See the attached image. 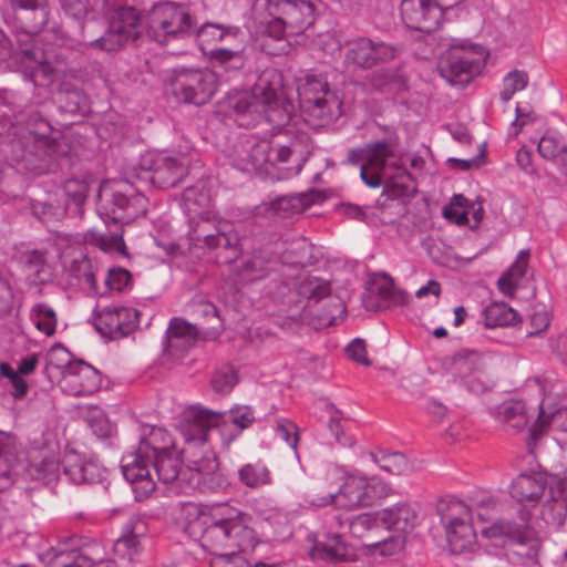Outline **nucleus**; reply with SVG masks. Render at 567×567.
<instances>
[{"instance_id":"1","label":"nucleus","mask_w":567,"mask_h":567,"mask_svg":"<svg viewBox=\"0 0 567 567\" xmlns=\"http://www.w3.org/2000/svg\"><path fill=\"white\" fill-rule=\"evenodd\" d=\"M284 74L276 68L265 69L251 90H234L219 101L210 125L218 130L217 145L233 167L241 172L266 174L284 181L300 174L307 158L298 143H282V132L295 116Z\"/></svg>"},{"instance_id":"2","label":"nucleus","mask_w":567,"mask_h":567,"mask_svg":"<svg viewBox=\"0 0 567 567\" xmlns=\"http://www.w3.org/2000/svg\"><path fill=\"white\" fill-rule=\"evenodd\" d=\"M10 3L25 76L34 86L52 92L62 73V69L52 62L53 58H59L53 47L64 40L65 32L56 22L50 21V10L44 0H10Z\"/></svg>"},{"instance_id":"3","label":"nucleus","mask_w":567,"mask_h":567,"mask_svg":"<svg viewBox=\"0 0 567 567\" xmlns=\"http://www.w3.org/2000/svg\"><path fill=\"white\" fill-rule=\"evenodd\" d=\"M548 487V478L540 472L520 473L509 485V494L519 504L536 503ZM532 511L522 505L518 511L520 523L499 519L485 533L503 542L504 556L512 565H535L539 560L542 542L529 526Z\"/></svg>"},{"instance_id":"4","label":"nucleus","mask_w":567,"mask_h":567,"mask_svg":"<svg viewBox=\"0 0 567 567\" xmlns=\"http://www.w3.org/2000/svg\"><path fill=\"white\" fill-rule=\"evenodd\" d=\"M179 206L188 224L189 246L199 249H235L239 233L216 219L213 210L212 182L202 177L182 193Z\"/></svg>"},{"instance_id":"5","label":"nucleus","mask_w":567,"mask_h":567,"mask_svg":"<svg viewBox=\"0 0 567 567\" xmlns=\"http://www.w3.org/2000/svg\"><path fill=\"white\" fill-rule=\"evenodd\" d=\"M28 460L25 475L42 484H50L63 477L74 485H104L109 477L107 468L96 456H87L74 450H68L60 460L58 444L32 447L29 451Z\"/></svg>"},{"instance_id":"6","label":"nucleus","mask_w":567,"mask_h":567,"mask_svg":"<svg viewBox=\"0 0 567 567\" xmlns=\"http://www.w3.org/2000/svg\"><path fill=\"white\" fill-rule=\"evenodd\" d=\"M20 142L23 159L35 175L55 173L71 162L69 140L38 112L29 114Z\"/></svg>"},{"instance_id":"7","label":"nucleus","mask_w":567,"mask_h":567,"mask_svg":"<svg viewBox=\"0 0 567 567\" xmlns=\"http://www.w3.org/2000/svg\"><path fill=\"white\" fill-rule=\"evenodd\" d=\"M537 395L529 400L513 398L498 408L502 421L509 427L522 431L528 429L529 436L536 440L547 427L567 432V408L556 402L553 395L542 396L543 386L534 383Z\"/></svg>"},{"instance_id":"8","label":"nucleus","mask_w":567,"mask_h":567,"mask_svg":"<svg viewBox=\"0 0 567 567\" xmlns=\"http://www.w3.org/2000/svg\"><path fill=\"white\" fill-rule=\"evenodd\" d=\"M63 13L79 24L83 31V42L92 49L105 52L117 51L142 33L143 24L140 12L133 7L120 8L109 22L107 28L97 38L89 39L85 30H91L95 22L85 21L87 7L83 0H59Z\"/></svg>"},{"instance_id":"9","label":"nucleus","mask_w":567,"mask_h":567,"mask_svg":"<svg viewBox=\"0 0 567 567\" xmlns=\"http://www.w3.org/2000/svg\"><path fill=\"white\" fill-rule=\"evenodd\" d=\"M146 430L147 433L140 439L136 449L125 453L121 458L123 477L131 485L137 502L147 499L156 487L146 465L159 454L175 450L173 436L167 430L155 425Z\"/></svg>"},{"instance_id":"10","label":"nucleus","mask_w":567,"mask_h":567,"mask_svg":"<svg viewBox=\"0 0 567 567\" xmlns=\"http://www.w3.org/2000/svg\"><path fill=\"white\" fill-rule=\"evenodd\" d=\"M255 8L260 31L277 41H288L315 22L313 0H257Z\"/></svg>"},{"instance_id":"11","label":"nucleus","mask_w":567,"mask_h":567,"mask_svg":"<svg viewBox=\"0 0 567 567\" xmlns=\"http://www.w3.org/2000/svg\"><path fill=\"white\" fill-rule=\"evenodd\" d=\"M297 93L302 113L315 126L336 122L342 115L343 99L338 89L331 87L327 73L308 70L297 78Z\"/></svg>"},{"instance_id":"12","label":"nucleus","mask_w":567,"mask_h":567,"mask_svg":"<svg viewBox=\"0 0 567 567\" xmlns=\"http://www.w3.org/2000/svg\"><path fill=\"white\" fill-rule=\"evenodd\" d=\"M148 199L127 179L101 183L96 212L106 224L123 225L144 216Z\"/></svg>"},{"instance_id":"13","label":"nucleus","mask_w":567,"mask_h":567,"mask_svg":"<svg viewBox=\"0 0 567 567\" xmlns=\"http://www.w3.org/2000/svg\"><path fill=\"white\" fill-rule=\"evenodd\" d=\"M489 53L470 39L449 38L437 63L440 75L453 86H467L486 66Z\"/></svg>"},{"instance_id":"14","label":"nucleus","mask_w":567,"mask_h":567,"mask_svg":"<svg viewBox=\"0 0 567 567\" xmlns=\"http://www.w3.org/2000/svg\"><path fill=\"white\" fill-rule=\"evenodd\" d=\"M218 264L230 266V271L238 284L248 285L266 278L277 264L278 254L269 243L252 252H243L240 239L233 249H203Z\"/></svg>"},{"instance_id":"15","label":"nucleus","mask_w":567,"mask_h":567,"mask_svg":"<svg viewBox=\"0 0 567 567\" xmlns=\"http://www.w3.org/2000/svg\"><path fill=\"white\" fill-rule=\"evenodd\" d=\"M196 30V20L189 8L172 1L158 2L151 9L146 20L150 39L168 44L192 37Z\"/></svg>"},{"instance_id":"16","label":"nucleus","mask_w":567,"mask_h":567,"mask_svg":"<svg viewBox=\"0 0 567 567\" xmlns=\"http://www.w3.org/2000/svg\"><path fill=\"white\" fill-rule=\"evenodd\" d=\"M103 544L89 536L74 535L38 554L47 567H97L106 563Z\"/></svg>"},{"instance_id":"17","label":"nucleus","mask_w":567,"mask_h":567,"mask_svg":"<svg viewBox=\"0 0 567 567\" xmlns=\"http://www.w3.org/2000/svg\"><path fill=\"white\" fill-rule=\"evenodd\" d=\"M200 51L209 56L215 66L223 68L226 72L238 71L244 66V55L239 48L212 47L214 42H224L231 45L241 35L237 25L206 22L196 31Z\"/></svg>"},{"instance_id":"18","label":"nucleus","mask_w":567,"mask_h":567,"mask_svg":"<svg viewBox=\"0 0 567 567\" xmlns=\"http://www.w3.org/2000/svg\"><path fill=\"white\" fill-rule=\"evenodd\" d=\"M441 523L444 526L449 548L454 555L470 553L476 544L470 506L460 499H451L446 508L440 503Z\"/></svg>"},{"instance_id":"19","label":"nucleus","mask_w":567,"mask_h":567,"mask_svg":"<svg viewBox=\"0 0 567 567\" xmlns=\"http://www.w3.org/2000/svg\"><path fill=\"white\" fill-rule=\"evenodd\" d=\"M447 370L454 383L476 395L495 385L486 370L484 357L475 350L464 348L456 351L450 359Z\"/></svg>"},{"instance_id":"20","label":"nucleus","mask_w":567,"mask_h":567,"mask_svg":"<svg viewBox=\"0 0 567 567\" xmlns=\"http://www.w3.org/2000/svg\"><path fill=\"white\" fill-rule=\"evenodd\" d=\"M400 48L393 43L360 35L344 42L343 64L348 71L371 70L394 60Z\"/></svg>"},{"instance_id":"21","label":"nucleus","mask_w":567,"mask_h":567,"mask_svg":"<svg viewBox=\"0 0 567 567\" xmlns=\"http://www.w3.org/2000/svg\"><path fill=\"white\" fill-rule=\"evenodd\" d=\"M240 516L241 512L228 504H218L208 514L203 513L198 520L203 546L216 555L228 549L236 518Z\"/></svg>"},{"instance_id":"22","label":"nucleus","mask_w":567,"mask_h":567,"mask_svg":"<svg viewBox=\"0 0 567 567\" xmlns=\"http://www.w3.org/2000/svg\"><path fill=\"white\" fill-rule=\"evenodd\" d=\"M174 95L182 102L204 105L217 91V76L208 69H181L172 81Z\"/></svg>"},{"instance_id":"23","label":"nucleus","mask_w":567,"mask_h":567,"mask_svg":"<svg viewBox=\"0 0 567 567\" xmlns=\"http://www.w3.org/2000/svg\"><path fill=\"white\" fill-rule=\"evenodd\" d=\"M464 0H402L400 13L406 28L423 33L435 31L450 9Z\"/></svg>"},{"instance_id":"24","label":"nucleus","mask_w":567,"mask_h":567,"mask_svg":"<svg viewBox=\"0 0 567 567\" xmlns=\"http://www.w3.org/2000/svg\"><path fill=\"white\" fill-rule=\"evenodd\" d=\"M343 483L337 491L338 507L355 508L372 506L383 493V486L374 480H369L359 471H347L341 467Z\"/></svg>"},{"instance_id":"25","label":"nucleus","mask_w":567,"mask_h":567,"mask_svg":"<svg viewBox=\"0 0 567 567\" xmlns=\"http://www.w3.org/2000/svg\"><path fill=\"white\" fill-rule=\"evenodd\" d=\"M206 412H213V410L199 403L193 404L185 410L179 424V432L185 441L186 452L192 453L194 457L196 454L192 452L193 449H200L202 456L213 453L208 442L210 430L216 429V422Z\"/></svg>"},{"instance_id":"26","label":"nucleus","mask_w":567,"mask_h":567,"mask_svg":"<svg viewBox=\"0 0 567 567\" xmlns=\"http://www.w3.org/2000/svg\"><path fill=\"white\" fill-rule=\"evenodd\" d=\"M140 166L145 174L143 178L161 189L175 187L187 174L184 159L169 156L164 152L144 154Z\"/></svg>"},{"instance_id":"27","label":"nucleus","mask_w":567,"mask_h":567,"mask_svg":"<svg viewBox=\"0 0 567 567\" xmlns=\"http://www.w3.org/2000/svg\"><path fill=\"white\" fill-rule=\"evenodd\" d=\"M206 413L215 419L216 429L225 447H229L256 421L254 408L246 404H234L227 411L213 410Z\"/></svg>"},{"instance_id":"28","label":"nucleus","mask_w":567,"mask_h":567,"mask_svg":"<svg viewBox=\"0 0 567 567\" xmlns=\"http://www.w3.org/2000/svg\"><path fill=\"white\" fill-rule=\"evenodd\" d=\"M140 316L135 307L111 305L99 312L96 328L111 338L126 337L138 328Z\"/></svg>"},{"instance_id":"29","label":"nucleus","mask_w":567,"mask_h":567,"mask_svg":"<svg viewBox=\"0 0 567 567\" xmlns=\"http://www.w3.org/2000/svg\"><path fill=\"white\" fill-rule=\"evenodd\" d=\"M567 518V477L551 475L540 508V519L546 526L558 529Z\"/></svg>"},{"instance_id":"30","label":"nucleus","mask_w":567,"mask_h":567,"mask_svg":"<svg viewBox=\"0 0 567 567\" xmlns=\"http://www.w3.org/2000/svg\"><path fill=\"white\" fill-rule=\"evenodd\" d=\"M147 534V524L140 514H133L124 523L121 536L113 544V551L118 560L134 563L142 553L141 539Z\"/></svg>"},{"instance_id":"31","label":"nucleus","mask_w":567,"mask_h":567,"mask_svg":"<svg viewBox=\"0 0 567 567\" xmlns=\"http://www.w3.org/2000/svg\"><path fill=\"white\" fill-rule=\"evenodd\" d=\"M312 204L313 195L305 192L277 196L258 206L256 215L264 216L270 221L276 223L278 220L292 218Z\"/></svg>"},{"instance_id":"32","label":"nucleus","mask_w":567,"mask_h":567,"mask_svg":"<svg viewBox=\"0 0 567 567\" xmlns=\"http://www.w3.org/2000/svg\"><path fill=\"white\" fill-rule=\"evenodd\" d=\"M277 251V264H288L296 267L312 266L317 262L313 245L302 236L285 235L279 240L269 243Z\"/></svg>"},{"instance_id":"33","label":"nucleus","mask_w":567,"mask_h":567,"mask_svg":"<svg viewBox=\"0 0 567 567\" xmlns=\"http://www.w3.org/2000/svg\"><path fill=\"white\" fill-rule=\"evenodd\" d=\"M194 470L190 472V484L203 492L218 493L228 486V481L217 471L218 464L214 453L203 456V460L194 458Z\"/></svg>"},{"instance_id":"34","label":"nucleus","mask_w":567,"mask_h":567,"mask_svg":"<svg viewBox=\"0 0 567 567\" xmlns=\"http://www.w3.org/2000/svg\"><path fill=\"white\" fill-rule=\"evenodd\" d=\"M393 156L392 146L385 141H377L361 147H353L348 152L347 163L350 165L371 166L384 169L386 162Z\"/></svg>"},{"instance_id":"35","label":"nucleus","mask_w":567,"mask_h":567,"mask_svg":"<svg viewBox=\"0 0 567 567\" xmlns=\"http://www.w3.org/2000/svg\"><path fill=\"white\" fill-rule=\"evenodd\" d=\"M198 328L182 317H173L162 341L163 351L169 353L172 349L187 350L198 338Z\"/></svg>"},{"instance_id":"36","label":"nucleus","mask_w":567,"mask_h":567,"mask_svg":"<svg viewBox=\"0 0 567 567\" xmlns=\"http://www.w3.org/2000/svg\"><path fill=\"white\" fill-rule=\"evenodd\" d=\"M150 476L155 482V477L164 484H171L178 480H184L188 471L183 470V461L178 455L177 450L168 451L156 456L152 460L150 465Z\"/></svg>"},{"instance_id":"37","label":"nucleus","mask_w":567,"mask_h":567,"mask_svg":"<svg viewBox=\"0 0 567 567\" xmlns=\"http://www.w3.org/2000/svg\"><path fill=\"white\" fill-rule=\"evenodd\" d=\"M65 380L73 386L71 393L75 396H87L101 386V373L84 361L70 367Z\"/></svg>"},{"instance_id":"38","label":"nucleus","mask_w":567,"mask_h":567,"mask_svg":"<svg viewBox=\"0 0 567 567\" xmlns=\"http://www.w3.org/2000/svg\"><path fill=\"white\" fill-rule=\"evenodd\" d=\"M311 555L313 558L329 563L343 561L349 555V548L342 535L323 532L318 534L311 548Z\"/></svg>"},{"instance_id":"39","label":"nucleus","mask_w":567,"mask_h":567,"mask_svg":"<svg viewBox=\"0 0 567 567\" xmlns=\"http://www.w3.org/2000/svg\"><path fill=\"white\" fill-rule=\"evenodd\" d=\"M318 310L311 308L306 310L305 317L310 319V323L316 328H324L336 326L339 320L346 316L347 307L337 297L329 295V297L317 303Z\"/></svg>"},{"instance_id":"40","label":"nucleus","mask_w":567,"mask_h":567,"mask_svg":"<svg viewBox=\"0 0 567 567\" xmlns=\"http://www.w3.org/2000/svg\"><path fill=\"white\" fill-rule=\"evenodd\" d=\"M91 176L71 177L62 184V194L64 197V207L69 215L80 216L82 207L86 200Z\"/></svg>"},{"instance_id":"41","label":"nucleus","mask_w":567,"mask_h":567,"mask_svg":"<svg viewBox=\"0 0 567 567\" xmlns=\"http://www.w3.org/2000/svg\"><path fill=\"white\" fill-rule=\"evenodd\" d=\"M537 151L543 158L553 161L561 173L567 174V144L558 132L546 131L538 142Z\"/></svg>"},{"instance_id":"42","label":"nucleus","mask_w":567,"mask_h":567,"mask_svg":"<svg viewBox=\"0 0 567 567\" xmlns=\"http://www.w3.org/2000/svg\"><path fill=\"white\" fill-rule=\"evenodd\" d=\"M61 113L85 115L90 112V101L79 86L62 84L54 97Z\"/></svg>"},{"instance_id":"43","label":"nucleus","mask_w":567,"mask_h":567,"mask_svg":"<svg viewBox=\"0 0 567 567\" xmlns=\"http://www.w3.org/2000/svg\"><path fill=\"white\" fill-rule=\"evenodd\" d=\"M267 544L257 538L256 533L252 528L246 526L244 522L236 518L234 533H231V540L229 542V551H236L246 557H252L251 555L260 547H266Z\"/></svg>"},{"instance_id":"44","label":"nucleus","mask_w":567,"mask_h":567,"mask_svg":"<svg viewBox=\"0 0 567 567\" xmlns=\"http://www.w3.org/2000/svg\"><path fill=\"white\" fill-rule=\"evenodd\" d=\"M381 520L382 526L389 530L406 532L414 527L416 514L406 502H399L381 511Z\"/></svg>"},{"instance_id":"45","label":"nucleus","mask_w":567,"mask_h":567,"mask_svg":"<svg viewBox=\"0 0 567 567\" xmlns=\"http://www.w3.org/2000/svg\"><path fill=\"white\" fill-rule=\"evenodd\" d=\"M296 289L300 297L307 299L305 311L317 307V303L331 293L330 281L316 276L300 277L296 284Z\"/></svg>"},{"instance_id":"46","label":"nucleus","mask_w":567,"mask_h":567,"mask_svg":"<svg viewBox=\"0 0 567 567\" xmlns=\"http://www.w3.org/2000/svg\"><path fill=\"white\" fill-rule=\"evenodd\" d=\"M483 320L488 328L509 327L519 322V317L506 302H492L484 308Z\"/></svg>"},{"instance_id":"47","label":"nucleus","mask_w":567,"mask_h":567,"mask_svg":"<svg viewBox=\"0 0 567 567\" xmlns=\"http://www.w3.org/2000/svg\"><path fill=\"white\" fill-rule=\"evenodd\" d=\"M239 482L248 488H260L271 484V472L262 461L246 463L238 470Z\"/></svg>"},{"instance_id":"48","label":"nucleus","mask_w":567,"mask_h":567,"mask_svg":"<svg viewBox=\"0 0 567 567\" xmlns=\"http://www.w3.org/2000/svg\"><path fill=\"white\" fill-rule=\"evenodd\" d=\"M10 436L6 432L0 431V492L10 488L17 478V467L14 465V456L9 452Z\"/></svg>"},{"instance_id":"49","label":"nucleus","mask_w":567,"mask_h":567,"mask_svg":"<svg viewBox=\"0 0 567 567\" xmlns=\"http://www.w3.org/2000/svg\"><path fill=\"white\" fill-rule=\"evenodd\" d=\"M529 256V249L518 251L508 270L498 280L502 290H515L519 287L528 269Z\"/></svg>"},{"instance_id":"50","label":"nucleus","mask_w":567,"mask_h":567,"mask_svg":"<svg viewBox=\"0 0 567 567\" xmlns=\"http://www.w3.org/2000/svg\"><path fill=\"white\" fill-rule=\"evenodd\" d=\"M370 458L380 470L393 474L401 475L409 470V463L404 454L400 452H388L378 450L370 452Z\"/></svg>"},{"instance_id":"51","label":"nucleus","mask_w":567,"mask_h":567,"mask_svg":"<svg viewBox=\"0 0 567 567\" xmlns=\"http://www.w3.org/2000/svg\"><path fill=\"white\" fill-rule=\"evenodd\" d=\"M30 319L34 327L44 336L50 337L56 329L54 309L45 302L35 303L30 310Z\"/></svg>"},{"instance_id":"52","label":"nucleus","mask_w":567,"mask_h":567,"mask_svg":"<svg viewBox=\"0 0 567 567\" xmlns=\"http://www.w3.org/2000/svg\"><path fill=\"white\" fill-rule=\"evenodd\" d=\"M528 82L529 76L527 72L517 69L509 71L502 81L501 102L508 103L517 92L524 91L527 87Z\"/></svg>"},{"instance_id":"53","label":"nucleus","mask_w":567,"mask_h":567,"mask_svg":"<svg viewBox=\"0 0 567 567\" xmlns=\"http://www.w3.org/2000/svg\"><path fill=\"white\" fill-rule=\"evenodd\" d=\"M470 208H473V204L462 194H455L443 208V216L451 223L465 226L468 224Z\"/></svg>"},{"instance_id":"54","label":"nucleus","mask_w":567,"mask_h":567,"mask_svg":"<svg viewBox=\"0 0 567 567\" xmlns=\"http://www.w3.org/2000/svg\"><path fill=\"white\" fill-rule=\"evenodd\" d=\"M238 382L234 367L225 364L215 370L210 379L213 390L218 394H228Z\"/></svg>"},{"instance_id":"55","label":"nucleus","mask_w":567,"mask_h":567,"mask_svg":"<svg viewBox=\"0 0 567 567\" xmlns=\"http://www.w3.org/2000/svg\"><path fill=\"white\" fill-rule=\"evenodd\" d=\"M382 526L381 512L362 513L349 523V529L354 537L362 538L374 528Z\"/></svg>"},{"instance_id":"56","label":"nucleus","mask_w":567,"mask_h":567,"mask_svg":"<svg viewBox=\"0 0 567 567\" xmlns=\"http://www.w3.org/2000/svg\"><path fill=\"white\" fill-rule=\"evenodd\" d=\"M32 215L41 221L60 220L65 215H69L65 207L60 204H54L51 200H33L31 203Z\"/></svg>"},{"instance_id":"57","label":"nucleus","mask_w":567,"mask_h":567,"mask_svg":"<svg viewBox=\"0 0 567 567\" xmlns=\"http://www.w3.org/2000/svg\"><path fill=\"white\" fill-rule=\"evenodd\" d=\"M276 435L282 440L293 452L297 458L299 454L297 451L299 442V427L291 420L287 417H278L275 424Z\"/></svg>"},{"instance_id":"58","label":"nucleus","mask_w":567,"mask_h":567,"mask_svg":"<svg viewBox=\"0 0 567 567\" xmlns=\"http://www.w3.org/2000/svg\"><path fill=\"white\" fill-rule=\"evenodd\" d=\"M105 286L110 291L126 292L133 287L132 275L123 267H112L105 276Z\"/></svg>"},{"instance_id":"59","label":"nucleus","mask_w":567,"mask_h":567,"mask_svg":"<svg viewBox=\"0 0 567 567\" xmlns=\"http://www.w3.org/2000/svg\"><path fill=\"white\" fill-rule=\"evenodd\" d=\"M70 274L80 285L86 286L92 290L96 289V278L89 258L82 257L79 260H74L71 265Z\"/></svg>"},{"instance_id":"60","label":"nucleus","mask_w":567,"mask_h":567,"mask_svg":"<svg viewBox=\"0 0 567 567\" xmlns=\"http://www.w3.org/2000/svg\"><path fill=\"white\" fill-rule=\"evenodd\" d=\"M0 374L3 378H7L12 388V395L16 399H21L28 393V383L22 378L21 374L16 372V370L7 362L0 363Z\"/></svg>"},{"instance_id":"61","label":"nucleus","mask_w":567,"mask_h":567,"mask_svg":"<svg viewBox=\"0 0 567 567\" xmlns=\"http://www.w3.org/2000/svg\"><path fill=\"white\" fill-rule=\"evenodd\" d=\"M365 546L381 556H391L403 548V539L400 536L389 535L381 540L367 543Z\"/></svg>"},{"instance_id":"62","label":"nucleus","mask_w":567,"mask_h":567,"mask_svg":"<svg viewBox=\"0 0 567 567\" xmlns=\"http://www.w3.org/2000/svg\"><path fill=\"white\" fill-rule=\"evenodd\" d=\"M535 121V113L533 109L526 104L522 105L519 103L516 104L515 107V118L511 122L508 126V133L511 135H518L524 126Z\"/></svg>"},{"instance_id":"63","label":"nucleus","mask_w":567,"mask_h":567,"mask_svg":"<svg viewBox=\"0 0 567 567\" xmlns=\"http://www.w3.org/2000/svg\"><path fill=\"white\" fill-rule=\"evenodd\" d=\"M550 315L544 308H535L529 315L530 330L527 332V337H535L545 331L550 324Z\"/></svg>"},{"instance_id":"64","label":"nucleus","mask_w":567,"mask_h":567,"mask_svg":"<svg viewBox=\"0 0 567 567\" xmlns=\"http://www.w3.org/2000/svg\"><path fill=\"white\" fill-rule=\"evenodd\" d=\"M212 567H251L249 557L236 554V551H220Z\"/></svg>"}]
</instances>
